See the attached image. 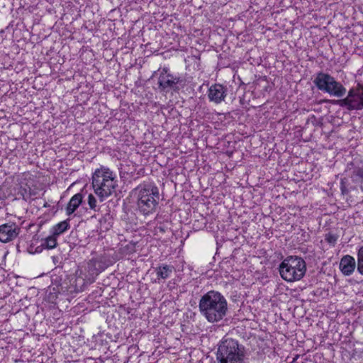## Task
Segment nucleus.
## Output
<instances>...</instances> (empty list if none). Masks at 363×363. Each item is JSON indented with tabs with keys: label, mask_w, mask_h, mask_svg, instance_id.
I'll use <instances>...</instances> for the list:
<instances>
[{
	"label": "nucleus",
	"mask_w": 363,
	"mask_h": 363,
	"mask_svg": "<svg viewBox=\"0 0 363 363\" xmlns=\"http://www.w3.org/2000/svg\"><path fill=\"white\" fill-rule=\"evenodd\" d=\"M199 310L202 315L210 323L221 320L228 311L226 299L219 292L210 291L199 301Z\"/></svg>",
	"instance_id": "1"
},
{
	"label": "nucleus",
	"mask_w": 363,
	"mask_h": 363,
	"mask_svg": "<svg viewBox=\"0 0 363 363\" xmlns=\"http://www.w3.org/2000/svg\"><path fill=\"white\" fill-rule=\"evenodd\" d=\"M137 206L145 215L152 213L158 204L159 189L153 183H143L133 191Z\"/></svg>",
	"instance_id": "2"
},
{
	"label": "nucleus",
	"mask_w": 363,
	"mask_h": 363,
	"mask_svg": "<svg viewBox=\"0 0 363 363\" xmlns=\"http://www.w3.org/2000/svg\"><path fill=\"white\" fill-rule=\"evenodd\" d=\"M116 186V175L108 168L101 167L92 174V189L101 200L109 196Z\"/></svg>",
	"instance_id": "3"
},
{
	"label": "nucleus",
	"mask_w": 363,
	"mask_h": 363,
	"mask_svg": "<svg viewBox=\"0 0 363 363\" xmlns=\"http://www.w3.org/2000/svg\"><path fill=\"white\" fill-rule=\"evenodd\" d=\"M281 277L288 282L301 279L306 272V264L300 257L290 256L284 259L279 265Z\"/></svg>",
	"instance_id": "4"
},
{
	"label": "nucleus",
	"mask_w": 363,
	"mask_h": 363,
	"mask_svg": "<svg viewBox=\"0 0 363 363\" xmlns=\"http://www.w3.org/2000/svg\"><path fill=\"white\" fill-rule=\"evenodd\" d=\"M244 352L238 341L224 339L218 345L217 359L219 363H243Z\"/></svg>",
	"instance_id": "5"
},
{
	"label": "nucleus",
	"mask_w": 363,
	"mask_h": 363,
	"mask_svg": "<svg viewBox=\"0 0 363 363\" xmlns=\"http://www.w3.org/2000/svg\"><path fill=\"white\" fill-rule=\"evenodd\" d=\"M314 84L319 90L333 96L341 98L346 94V88L329 74L318 73Z\"/></svg>",
	"instance_id": "6"
},
{
	"label": "nucleus",
	"mask_w": 363,
	"mask_h": 363,
	"mask_svg": "<svg viewBox=\"0 0 363 363\" xmlns=\"http://www.w3.org/2000/svg\"><path fill=\"white\" fill-rule=\"evenodd\" d=\"M332 103L349 111L363 109V87L352 88L347 96L342 99L333 100Z\"/></svg>",
	"instance_id": "7"
},
{
	"label": "nucleus",
	"mask_w": 363,
	"mask_h": 363,
	"mask_svg": "<svg viewBox=\"0 0 363 363\" xmlns=\"http://www.w3.org/2000/svg\"><path fill=\"white\" fill-rule=\"evenodd\" d=\"M179 82V79L172 74L167 68H163L160 70L158 84L160 88L165 91H169L173 89Z\"/></svg>",
	"instance_id": "8"
},
{
	"label": "nucleus",
	"mask_w": 363,
	"mask_h": 363,
	"mask_svg": "<svg viewBox=\"0 0 363 363\" xmlns=\"http://www.w3.org/2000/svg\"><path fill=\"white\" fill-rule=\"evenodd\" d=\"M227 96V87L220 84H212L208 90V98L210 101L216 104L223 101Z\"/></svg>",
	"instance_id": "9"
},
{
	"label": "nucleus",
	"mask_w": 363,
	"mask_h": 363,
	"mask_svg": "<svg viewBox=\"0 0 363 363\" xmlns=\"http://www.w3.org/2000/svg\"><path fill=\"white\" fill-rule=\"evenodd\" d=\"M346 172L353 182H363V165H357L355 163L351 162L347 164Z\"/></svg>",
	"instance_id": "10"
},
{
	"label": "nucleus",
	"mask_w": 363,
	"mask_h": 363,
	"mask_svg": "<svg viewBox=\"0 0 363 363\" xmlns=\"http://www.w3.org/2000/svg\"><path fill=\"white\" fill-rule=\"evenodd\" d=\"M356 267V262L350 255L344 256L340 262V269L344 275L349 276L352 274Z\"/></svg>",
	"instance_id": "11"
},
{
	"label": "nucleus",
	"mask_w": 363,
	"mask_h": 363,
	"mask_svg": "<svg viewBox=\"0 0 363 363\" xmlns=\"http://www.w3.org/2000/svg\"><path fill=\"white\" fill-rule=\"evenodd\" d=\"M67 228H57L55 231L50 236L43 240L41 247L46 249H53L57 245V237L64 233Z\"/></svg>",
	"instance_id": "12"
},
{
	"label": "nucleus",
	"mask_w": 363,
	"mask_h": 363,
	"mask_svg": "<svg viewBox=\"0 0 363 363\" xmlns=\"http://www.w3.org/2000/svg\"><path fill=\"white\" fill-rule=\"evenodd\" d=\"M83 199V196L81 193L76 194L74 195L71 199L69 200V203L67 205L66 207V213L67 215L72 214L75 210L79 206V205L82 203Z\"/></svg>",
	"instance_id": "13"
},
{
	"label": "nucleus",
	"mask_w": 363,
	"mask_h": 363,
	"mask_svg": "<svg viewBox=\"0 0 363 363\" xmlns=\"http://www.w3.org/2000/svg\"><path fill=\"white\" fill-rule=\"evenodd\" d=\"M174 270V267L171 265L162 264L155 269L158 282L160 279L169 278Z\"/></svg>",
	"instance_id": "14"
},
{
	"label": "nucleus",
	"mask_w": 363,
	"mask_h": 363,
	"mask_svg": "<svg viewBox=\"0 0 363 363\" xmlns=\"http://www.w3.org/2000/svg\"><path fill=\"white\" fill-rule=\"evenodd\" d=\"M18 228H0V241L8 242L18 235Z\"/></svg>",
	"instance_id": "15"
},
{
	"label": "nucleus",
	"mask_w": 363,
	"mask_h": 363,
	"mask_svg": "<svg viewBox=\"0 0 363 363\" xmlns=\"http://www.w3.org/2000/svg\"><path fill=\"white\" fill-rule=\"evenodd\" d=\"M71 281L69 279H65L62 283L53 286L52 290L57 294H66L68 292H73L75 291L74 287L71 285Z\"/></svg>",
	"instance_id": "16"
},
{
	"label": "nucleus",
	"mask_w": 363,
	"mask_h": 363,
	"mask_svg": "<svg viewBox=\"0 0 363 363\" xmlns=\"http://www.w3.org/2000/svg\"><path fill=\"white\" fill-rule=\"evenodd\" d=\"M36 191L32 190L30 186H21L18 191V194L21 196V198L26 201L33 200L36 196Z\"/></svg>",
	"instance_id": "17"
},
{
	"label": "nucleus",
	"mask_w": 363,
	"mask_h": 363,
	"mask_svg": "<svg viewBox=\"0 0 363 363\" xmlns=\"http://www.w3.org/2000/svg\"><path fill=\"white\" fill-rule=\"evenodd\" d=\"M357 269L358 272L363 275V246L359 249L357 252Z\"/></svg>",
	"instance_id": "18"
},
{
	"label": "nucleus",
	"mask_w": 363,
	"mask_h": 363,
	"mask_svg": "<svg viewBox=\"0 0 363 363\" xmlns=\"http://www.w3.org/2000/svg\"><path fill=\"white\" fill-rule=\"evenodd\" d=\"M338 238H339V235L337 233H333L332 232H329L328 233L325 234V241L328 244H330L331 246H335Z\"/></svg>",
	"instance_id": "19"
},
{
	"label": "nucleus",
	"mask_w": 363,
	"mask_h": 363,
	"mask_svg": "<svg viewBox=\"0 0 363 363\" xmlns=\"http://www.w3.org/2000/svg\"><path fill=\"white\" fill-rule=\"evenodd\" d=\"M345 179H342L340 182V189L342 193H345L347 190L345 186Z\"/></svg>",
	"instance_id": "20"
},
{
	"label": "nucleus",
	"mask_w": 363,
	"mask_h": 363,
	"mask_svg": "<svg viewBox=\"0 0 363 363\" xmlns=\"http://www.w3.org/2000/svg\"><path fill=\"white\" fill-rule=\"evenodd\" d=\"M53 227H57V228L67 227V221H62V222L55 224Z\"/></svg>",
	"instance_id": "21"
},
{
	"label": "nucleus",
	"mask_w": 363,
	"mask_h": 363,
	"mask_svg": "<svg viewBox=\"0 0 363 363\" xmlns=\"http://www.w3.org/2000/svg\"><path fill=\"white\" fill-rule=\"evenodd\" d=\"M87 202L89 206L91 207V194L88 195L87 196Z\"/></svg>",
	"instance_id": "22"
},
{
	"label": "nucleus",
	"mask_w": 363,
	"mask_h": 363,
	"mask_svg": "<svg viewBox=\"0 0 363 363\" xmlns=\"http://www.w3.org/2000/svg\"><path fill=\"white\" fill-rule=\"evenodd\" d=\"M0 227H2V228H4V227H10L9 225H8L7 223H5V224H2L0 225Z\"/></svg>",
	"instance_id": "23"
},
{
	"label": "nucleus",
	"mask_w": 363,
	"mask_h": 363,
	"mask_svg": "<svg viewBox=\"0 0 363 363\" xmlns=\"http://www.w3.org/2000/svg\"><path fill=\"white\" fill-rule=\"evenodd\" d=\"M91 202H92V208H94L95 200H94V199L93 197H92Z\"/></svg>",
	"instance_id": "24"
},
{
	"label": "nucleus",
	"mask_w": 363,
	"mask_h": 363,
	"mask_svg": "<svg viewBox=\"0 0 363 363\" xmlns=\"http://www.w3.org/2000/svg\"><path fill=\"white\" fill-rule=\"evenodd\" d=\"M48 204L46 201L44 202L43 203V207H48Z\"/></svg>",
	"instance_id": "25"
},
{
	"label": "nucleus",
	"mask_w": 363,
	"mask_h": 363,
	"mask_svg": "<svg viewBox=\"0 0 363 363\" xmlns=\"http://www.w3.org/2000/svg\"><path fill=\"white\" fill-rule=\"evenodd\" d=\"M33 225V224L30 223L28 225V227L31 228Z\"/></svg>",
	"instance_id": "26"
},
{
	"label": "nucleus",
	"mask_w": 363,
	"mask_h": 363,
	"mask_svg": "<svg viewBox=\"0 0 363 363\" xmlns=\"http://www.w3.org/2000/svg\"><path fill=\"white\" fill-rule=\"evenodd\" d=\"M41 252V250H38V248L35 250V252Z\"/></svg>",
	"instance_id": "27"
}]
</instances>
